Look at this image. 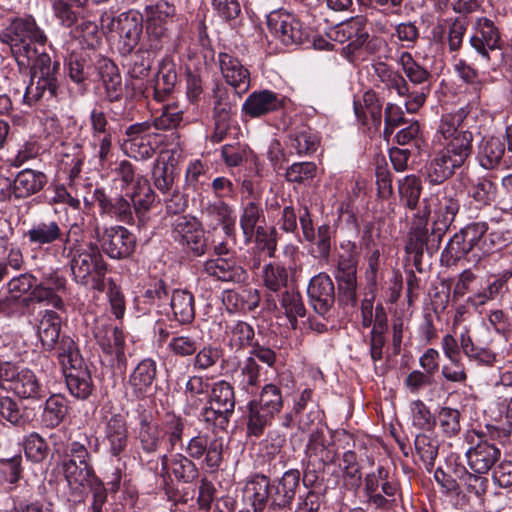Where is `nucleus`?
<instances>
[{
    "instance_id": "22",
    "label": "nucleus",
    "mask_w": 512,
    "mask_h": 512,
    "mask_svg": "<svg viewBox=\"0 0 512 512\" xmlns=\"http://www.w3.org/2000/svg\"><path fill=\"white\" fill-rule=\"evenodd\" d=\"M257 289L242 287L223 291L222 302L229 313H248L254 311L260 303Z\"/></svg>"
},
{
    "instance_id": "14",
    "label": "nucleus",
    "mask_w": 512,
    "mask_h": 512,
    "mask_svg": "<svg viewBox=\"0 0 512 512\" xmlns=\"http://www.w3.org/2000/svg\"><path fill=\"white\" fill-rule=\"evenodd\" d=\"M103 442L109 455L120 461L126 456L129 446V433L126 420L115 414L106 423Z\"/></svg>"
},
{
    "instance_id": "8",
    "label": "nucleus",
    "mask_w": 512,
    "mask_h": 512,
    "mask_svg": "<svg viewBox=\"0 0 512 512\" xmlns=\"http://www.w3.org/2000/svg\"><path fill=\"white\" fill-rule=\"evenodd\" d=\"M103 23L107 30L119 34L118 49L121 55H130L138 45L142 35V15L135 11L123 12L116 17L107 16L103 19Z\"/></svg>"
},
{
    "instance_id": "18",
    "label": "nucleus",
    "mask_w": 512,
    "mask_h": 512,
    "mask_svg": "<svg viewBox=\"0 0 512 512\" xmlns=\"http://www.w3.org/2000/svg\"><path fill=\"white\" fill-rule=\"evenodd\" d=\"M501 37L494 22L486 17L476 20L474 34L470 38V45L486 60H489V51L500 48Z\"/></svg>"
},
{
    "instance_id": "38",
    "label": "nucleus",
    "mask_w": 512,
    "mask_h": 512,
    "mask_svg": "<svg viewBox=\"0 0 512 512\" xmlns=\"http://www.w3.org/2000/svg\"><path fill=\"white\" fill-rule=\"evenodd\" d=\"M227 345L232 350H242L254 344L255 331L251 324L245 321H235L227 325L225 330Z\"/></svg>"
},
{
    "instance_id": "51",
    "label": "nucleus",
    "mask_w": 512,
    "mask_h": 512,
    "mask_svg": "<svg viewBox=\"0 0 512 512\" xmlns=\"http://www.w3.org/2000/svg\"><path fill=\"white\" fill-rule=\"evenodd\" d=\"M177 74L171 64L162 63L156 75L153 87V98L159 102L172 92L176 84Z\"/></svg>"
},
{
    "instance_id": "45",
    "label": "nucleus",
    "mask_w": 512,
    "mask_h": 512,
    "mask_svg": "<svg viewBox=\"0 0 512 512\" xmlns=\"http://www.w3.org/2000/svg\"><path fill=\"white\" fill-rule=\"evenodd\" d=\"M170 306L174 318L182 324L190 323L195 317L194 296L186 290H175Z\"/></svg>"
},
{
    "instance_id": "64",
    "label": "nucleus",
    "mask_w": 512,
    "mask_h": 512,
    "mask_svg": "<svg viewBox=\"0 0 512 512\" xmlns=\"http://www.w3.org/2000/svg\"><path fill=\"white\" fill-rule=\"evenodd\" d=\"M183 120V111L178 106H165L162 113L151 122L156 130H169L177 128Z\"/></svg>"
},
{
    "instance_id": "7",
    "label": "nucleus",
    "mask_w": 512,
    "mask_h": 512,
    "mask_svg": "<svg viewBox=\"0 0 512 512\" xmlns=\"http://www.w3.org/2000/svg\"><path fill=\"white\" fill-rule=\"evenodd\" d=\"M208 397L210 406L202 409V420L213 422L219 428H225L235 408L233 386L225 380H219L211 385Z\"/></svg>"
},
{
    "instance_id": "48",
    "label": "nucleus",
    "mask_w": 512,
    "mask_h": 512,
    "mask_svg": "<svg viewBox=\"0 0 512 512\" xmlns=\"http://www.w3.org/2000/svg\"><path fill=\"white\" fill-rule=\"evenodd\" d=\"M134 212L140 217L143 216L153 205L155 193L150 187L147 179L137 178L134 191L130 195Z\"/></svg>"
},
{
    "instance_id": "40",
    "label": "nucleus",
    "mask_w": 512,
    "mask_h": 512,
    "mask_svg": "<svg viewBox=\"0 0 512 512\" xmlns=\"http://www.w3.org/2000/svg\"><path fill=\"white\" fill-rule=\"evenodd\" d=\"M459 342L463 353L467 358H469V360L475 361L476 363L484 366H492L496 361V353L488 347L474 343L466 328L461 332Z\"/></svg>"
},
{
    "instance_id": "46",
    "label": "nucleus",
    "mask_w": 512,
    "mask_h": 512,
    "mask_svg": "<svg viewBox=\"0 0 512 512\" xmlns=\"http://www.w3.org/2000/svg\"><path fill=\"white\" fill-rule=\"evenodd\" d=\"M377 79L388 89H393L400 97L408 93V83L404 76L384 62L373 65Z\"/></svg>"
},
{
    "instance_id": "59",
    "label": "nucleus",
    "mask_w": 512,
    "mask_h": 512,
    "mask_svg": "<svg viewBox=\"0 0 512 512\" xmlns=\"http://www.w3.org/2000/svg\"><path fill=\"white\" fill-rule=\"evenodd\" d=\"M69 78L77 83H83L89 75L90 63L83 53H71L66 61Z\"/></svg>"
},
{
    "instance_id": "3",
    "label": "nucleus",
    "mask_w": 512,
    "mask_h": 512,
    "mask_svg": "<svg viewBox=\"0 0 512 512\" xmlns=\"http://www.w3.org/2000/svg\"><path fill=\"white\" fill-rule=\"evenodd\" d=\"M90 440L87 435L79 440L70 439L62 453H59L57 466L63 475L72 495H82L86 487L92 493L91 512H101L107 501L104 483L96 476L92 455L88 450Z\"/></svg>"
},
{
    "instance_id": "47",
    "label": "nucleus",
    "mask_w": 512,
    "mask_h": 512,
    "mask_svg": "<svg viewBox=\"0 0 512 512\" xmlns=\"http://www.w3.org/2000/svg\"><path fill=\"white\" fill-rule=\"evenodd\" d=\"M374 41L370 39L367 31L357 30L354 38L345 47H341V52L350 62L363 60L365 56L374 49Z\"/></svg>"
},
{
    "instance_id": "11",
    "label": "nucleus",
    "mask_w": 512,
    "mask_h": 512,
    "mask_svg": "<svg viewBox=\"0 0 512 512\" xmlns=\"http://www.w3.org/2000/svg\"><path fill=\"white\" fill-rule=\"evenodd\" d=\"M191 459L205 456V464L211 469H217L223 459V439L207 433H199L192 437L185 448Z\"/></svg>"
},
{
    "instance_id": "42",
    "label": "nucleus",
    "mask_w": 512,
    "mask_h": 512,
    "mask_svg": "<svg viewBox=\"0 0 512 512\" xmlns=\"http://www.w3.org/2000/svg\"><path fill=\"white\" fill-rule=\"evenodd\" d=\"M259 365L253 357H247L232 373V378L238 387L246 392H252L259 384Z\"/></svg>"
},
{
    "instance_id": "13",
    "label": "nucleus",
    "mask_w": 512,
    "mask_h": 512,
    "mask_svg": "<svg viewBox=\"0 0 512 512\" xmlns=\"http://www.w3.org/2000/svg\"><path fill=\"white\" fill-rule=\"evenodd\" d=\"M218 63L225 81L234 89L239 97L250 89V72L238 58L229 52H220L218 54Z\"/></svg>"
},
{
    "instance_id": "2",
    "label": "nucleus",
    "mask_w": 512,
    "mask_h": 512,
    "mask_svg": "<svg viewBox=\"0 0 512 512\" xmlns=\"http://www.w3.org/2000/svg\"><path fill=\"white\" fill-rule=\"evenodd\" d=\"M468 115L467 107L442 116L433 142L432 153L425 167L426 180L440 185L451 178L472 154L473 134L460 130Z\"/></svg>"
},
{
    "instance_id": "50",
    "label": "nucleus",
    "mask_w": 512,
    "mask_h": 512,
    "mask_svg": "<svg viewBox=\"0 0 512 512\" xmlns=\"http://www.w3.org/2000/svg\"><path fill=\"white\" fill-rule=\"evenodd\" d=\"M400 201L409 209L414 210L422 192V181L416 175H407L398 182Z\"/></svg>"
},
{
    "instance_id": "17",
    "label": "nucleus",
    "mask_w": 512,
    "mask_h": 512,
    "mask_svg": "<svg viewBox=\"0 0 512 512\" xmlns=\"http://www.w3.org/2000/svg\"><path fill=\"white\" fill-rule=\"evenodd\" d=\"M479 438V441L466 451L465 456L469 468L474 473L486 474L499 460L501 451L495 442Z\"/></svg>"
},
{
    "instance_id": "55",
    "label": "nucleus",
    "mask_w": 512,
    "mask_h": 512,
    "mask_svg": "<svg viewBox=\"0 0 512 512\" xmlns=\"http://www.w3.org/2000/svg\"><path fill=\"white\" fill-rule=\"evenodd\" d=\"M415 450L423 461L425 467L433 468L435 459L438 456L439 442L436 438L426 434H418L415 438Z\"/></svg>"
},
{
    "instance_id": "21",
    "label": "nucleus",
    "mask_w": 512,
    "mask_h": 512,
    "mask_svg": "<svg viewBox=\"0 0 512 512\" xmlns=\"http://www.w3.org/2000/svg\"><path fill=\"white\" fill-rule=\"evenodd\" d=\"M10 389L22 399H40L45 395V390L39 383L36 375L29 369L19 370L13 364V377L7 378Z\"/></svg>"
},
{
    "instance_id": "57",
    "label": "nucleus",
    "mask_w": 512,
    "mask_h": 512,
    "mask_svg": "<svg viewBox=\"0 0 512 512\" xmlns=\"http://www.w3.org/2000/svg\"><path fill=\"white\" fill-rule=\"evenodd\" d=\"M306 456L308 458V463L304 471L303 483L307 488H310V490H317L320 492L317 443L312 439L307 445Z\"/></svg>"
},
{
    "instance_id": "5",
    "label": "nucleus",
    "mask_w": 512,
    "mask_h": 512,
    "mask_svg": "<svg viewBox=\"0 0 512 512\" xmlns=\"http://www.w3.org/2000/svg\"><path fill=\"white\" fill-rule=\"evenodd\" d=\"M487 224L474 222L466 225L447 243L442 256L448 261H457L464 257L476 261L483 254L489 253L490 243L487 242Z\"/></svg>"
},
{
    "instance_id": "39",
    "label": "nucleus",
    "mask_w": 512,
    "mask_h": 512,
    "mask_svg": "<svg viewBox=\"0 0 512 512\" xmlns=\"http://www.w3.org/2000/svg\"><path fill=\"white\" fill-rule=\"evenodd\" d=\"M264 219V211L260 203L252 200L243 205L240 215V227L246 244L252 241L257 228L262 227L259 224L264 222Z\"/></svg>"
},
{
    "instance_id": "19",
    "label": "nucleus",
    "mask_w": 512,
    "mask_h": 512,
    "mask_svg": "<svg viewBox=\"0 0 512 512\" xmlns=\"http://www.w3.org/2000/svg\"><path fill=\"white\" fill-rule=\"evenodd\" d=\"M136 439L140 449L146 454H154L160 451L161 448L165 449L159 425L153 421L149 414L142 413L139 415Z\"/></svg>"
},
{
    "instance_id": "1",
    "label": "nucleus",
    "mask_w": 512,
    "mask_h": 512,
    "mask_svg": "<svg viewBox=\"0 0 512 512\" xmlns=\"http://www.w3.org/2000/svg\"><path fill=\"white\" fill-rule=\"evenodd\" d=\"M0 41L9 45L19 66L30 67L31 81L26 87L23 102L29 106L50 101L57 96L59 63L39 51L47 37L32 16L18 18L0 33Z\"/></svg>"
},
{
    "instance_id": "60",
    "label": "nucleus",
    "mask_w": 512,
    "mask_h": 512,
    "mask_svg": "<svg viewBox=\"0 0 512 512\" xmlns=\"http://www.w3.org/2000/svg\"><path fill=\"white\" fill-rule=\"evenodd\" d=\"M469 195L479 205H490L497 197V185L489 178L478 179L471 186Z\"/></svg>"
},
{
    "instance_id": "30",
    "label": "nucleus",
    "mask_w": 512,
    "mask_h": 512,
    "mask_svg": "<svg viewBox=\"0 0 512 512\" xmlns=\"http://www.w3.org/2000/svg\"><path fill=\"white\" fill-rule=\"evenodd\" d=\"M162 470L169 476H174L178 481L190 483L198 477V469L190 457L177 453L168 457H161Z\"/></svg>"
},
{
    "instance_id": "52",
    "label": "nucleus",
    "mask_w": 512,
    "mask_h": 512,
    "mask_svg": "<svg viewBox=\"0 0 512 512\" xmlns=\"http://www.w3.org/2000/svg\"><path fill=\"white\" fill-rule=\"evenodd\" d=\"M275 415L261 408L256 402H250L248 405L247 434L249 436L260 437L267 426L272 422Z\"/></svg>"
},
{
    "instance_id": "27",
    "label": "nucleus",
    "mask_w": 512,
    "mask_h": 512,
    "mask_svg": "<svg viewBox=\"0 0 512 512\" xmlns=\"http://www.w3.org/2000/svg\"><path fill=\"white\" fill-rule=\"evenodd\" d=\"M94 199L102 215H107L127 224L132 223L133 210L129 201L123 196L111 198L102 189H95Z\"/></svg>"
},
{
    "instance_id": "31",
    "label": "nucleus",
    "mask_w": 512,
    "mask_h": 512,
    "mask_svg": "<svg viewBox=\"0 0 512 512\" xmlns=\"http://www.w3.org/2000/svg\"><path fill=\"white\" fill-rule=\"evenodd\" d=\"M95 338L102 350L107 354H114L119 363H126L125 339L121 329L113 326H98Z\"/></svg>"
},
{
    "instance_id": "16",
    "label": "nucleus",
    "mask_w": 512,
    "mask_h": 512,
    "mask_svg": "<svg viewBox=\"0 0 512 512\" xmlns=\"http://www.w3.org/2000/svg\"><path fill=\"white\" fill-rule=\"evenodd\" d=\"M203 271L215 280L242 284L248 279L247 271L234 258L217 257L203 264Z\"/></svg>"
},
{
    "instance_id": "49",
    "label": "nucleus",
    "mask_w": 512,
    "mask_h": 512,
    "mask_svg": "<svg viewBox=\"0 0 512 512\" xmlns=\"http://www.w3.org/2000/svg\"><path fill=\"white\" fill-rule=\"evenodd\" d=\"M280 310L283 311L291 329L297 328V318L305 315V308L299 292L287 289L281 296Z\"/></svg>"
},
{
    "instance_id": "61",
    "label": "nucleus",
    "mask_w": 512,
    "mask_h": 512,
    "mask_svg": "<svg viewBox=\"0 0 512 512\" xmlns=\"http://www.w3.org/2000/svg\"><path fill=\"white\" fill-rule=\"evenodd\" d=\"M410 411L413 426L421 430H432L435 427L436 418L423 401L419 399L412 401Z\"/></svg>"
},
{
    "instance_id": "53",
    "label": "nucleus",
    "mask_w": 512,
    "mask_h": 512,
    "mask_svg": "<svg viewBox=\"0 0 512 512\" xmlns=\"http://www.w3.org/2000/svg\"><path fill=\"white\" fill-rule=\"evenodd\" d=\"M262 281L263 285L272 292L282 288L288 289L289 273L281 264L269 263L263 267Z\"/></svg>"
},
{
    "instance_id": "10",
    "label": "nucleus",
    "mask_w": 512,
    "mask_h": 512,
    "mask_svg": "<svg viewBox=\"0 0 512 512\" xmlns=\"http://www.w3.org/2000/svg\"><path fill=\"white\" fill-rule=\"evenodd\" d=\"M202 224L192 216H178L172 225V238L183 250L200 256L206 251Z\"/></svg>"
},
{
    "instance_id": "44",
    "label": "nucleus",
    "mask_w": 512,
    "mask_h": 512,
    "mask_svg": "<svg viewBox=\"0 0 512 512\" xmlns=\"http://www.w3.org/2000/svg\"><path fill=\"white\" fill-rule=\"evenodd\" d=\"M66 374V385L74 397L86 399L93 390L92 379L89 371L80 367L69 368Z\"/></svg>"
},
{
    "instance_id": "15",
    "label": "nucleus",
    "mask_w": 512,
    "mask_h": 512,
    "mask_svg": "<svg viewBox=\"0 0 512 512\" xmlns=\"http://www.w3.org/2000/svg\"><path fill=\"white\" fill-rule=\"evenodd\" d=\"M269 30L285 45L304 40L300 22L286 11H273L267 17Z\"/></svg>"
},
{
    "instance_id": "63",
    "label": "nucleus",
    "mask_w": 512,
    "mask_h": 512,
    "mask_svg": "<svg viewBox=\"0 0 512 512\" xmlns=\"http://www.w3.org/2000/svg\"><path fill=\"white\" fill-rule=\"evenodd\" d=\"M168 350L179 357H189L196 353L199 341L189 335H174L168 342Z\"/></svg>"
},
{
    "instance_id": "20",
    "label": "nucleus",
    "mask_w": 512,
    "mask_h": 512,
    "mask_svg": "<svg viewBox=\"0 0 512 512\" xmlns=\"http://www.w3.org/2000/svg\"><path fill=\"white\" fill-rule=\"evenodd\" d=\"M282 106L279 95L270 90L251 93L242 105V113L250 118H259L277 111Z\"/></svg>"
},
{
    "instance_id": "62",
    "label": "nucleus",
    "mask_w": 512,
    "mask_h": 512,
    "mask_svg": "<svg viewBox=\"0 0 512 512\" xmlns=\"http://www.w3.org/2000/svg\"><path fill=\"white\" fill-rule=\"evenodd\" d=\"M351 37V32L346 30V26L337 23L325 30L322 34V50L341 49L342 44Z\"/></svg>"
},
{
    "instance_id": "33",
    "label": "nucleus",
    "mask_w": 512,
    "mask_h": 512,
    "mask_svg": "<svg viewBox=\"0 0 512 512\" xmlns=\"http://www.w3.org/2000/svg\"><path fill=\"white\" fill-rule=\"evenodd\" d=\"M154 186L163 194H168L175 179V159L169 152H162L155 160L152 169Z\"/></svg>"
},
{
    "instance_id": "28",
    "label": "nucleus",
    "mask_w": 512,
    "mask_h": 512,
    "mask_svg": "<svg viewBox=\"0 0 512 512\" xmlns=\"http://www.w3.org/2000/svg\"><path fill=\"white\" fill-rule=\"evenodd\" d=\"M48 182L45 173L34 169H23L13 178V187L17 200L27 199L43 190Z\"/></svg>"
},
{
    "instance_id": "41",
    "label": "nucleus",
    "mask_w": 512,
    "mask_h": 512,
    "mask_svg": "<svg viewBox=\"0 0 512 512\" xmlns=\"http://www.w3.org/2000/svg\"><path fill=\"white\" fill-rule=\"evenodd\" d=\"M158 425L162 432L165 450L173 451L182 442L185 420L179 415L167 414Z\"/></svg>"
},
{
    "instance_id": "37",
    "label": "nucleus",
    "mask_w": 512,
    "mask_h": 512,
    "mask_svg": "<svg viewBox=\"0 0 512 512\" xmlns=\"http://www.w3.org/2000/svg\"><path fill=\"white\" fill-rule=\"evenodd\" d=\"M210 383L200 375L189 376L184 388V396L188 413L201 407L208 398Z\"/></svg>"
},
{
    "instance_id": "56",
    "label": "nucleus",
    "mask_w": 512,
    "mask_h": 512,
    "mask_svg": "<svg viewBox=\"0 0 512 512\" xmlns=\"http://www.w3.org/2000/svg\"><path fill=\"white\" fill-rule=\"evenodd\" d=\"M68 411L66 400L61 396H51L46 400L43 421L48 427L58 426L65 418Z\"/></svg>"
},
{
    "instance_id": "23",
    "label": "nucleus",
    "mask_w": 512,
    "mask_h": 512,
    "mask_svg": "<svg viewBox=\"0 0 512 512\" xmlns=\"http://www.w3.org/2000/svg\"><path fill=\"white\" fill-rule=\"evenodd\" d=\"M353 109L355 116L363 125H371L378 130L382 123V101L378 94L373 90H367L362 96V100H354Z\"/></svg>"
},
{
    "instance_id": "29",
    "label": "nucleus",
    "mask_w": 512,
    "mask_h": 512,
    "mask_svg": "<svg viewBox=\"0 0 512 512\" xmlns=\"http://www.w3.org/2000/svg\"><path fill=\"white\" fill-rule=\"evenodd\" d=\"M157 374L156 362L151 358L143 359L134 368L128 379V387L135 397H144L152 388Z\"/></svg>"
},
{
    "instance_id": "58",
    "label": "nucleus",
    "mask_w": 512,
    "mask_h": 512,
    "mask_svg": "<svg viewBox=\"0 0 512 512\" xmlns=\"http://www.w3.org/2000/svg\"><path fill=\"white\" fill-rule=\"evenodd\" d=\"M258 406L271 412L273 415L278 414L283 407V398L280 389L274 384L265 385L260 393L258 400H252Z\"/></svg>"
},
{
    "instance_id": "43",
    "label": "nucleus",
    "mask_w": 512,
    "mask_h": 512,
    "mask_svg": "<svg viewBox=\"0 0 512 512\" xmlns=\"http://www.w3.org/2000/svg\"><path fill=\"white\" fill-rule=\"evenodd\" d=\"M100 74L109 101H118L122 96V79L116 65L108 59L100 61Z\"/></svg>"
},
{
    "instance_id": "25",
    "label": "nucleus",
    "mask_w": 512,
    "mask_h": 512,
    "mask_svg": "<svg viewBox=\"0 0 512 512\" xmlns=\"http://www.w3.org/2000/svg\"><path fill=\"white\" fill-rule=\"evenodd\" d=\"M433 206L436 217L434 225L449 227L460 208L454 188L445 186L439 189L435 194V203H433Z\"/></svg>"
},
{
    "instance_id": "26",
    "label": "nucleus",
    "mask_w": 512,
    "mask_h": 512,
    "mask_svg": "<svg viewBox=\"0 0 512 512\" xmlns=\"http://www.w3.org/2000/svg\"><path fill=\"white\" fill-rule=\"evenodd\" d=\"M61 326L62 318L57 312L46 309L39 313L37 335L44 350L52 351L56 348L61 338Z\"/></svg>"
},
{
    "instance_id": "35",
    "label": "nucleus",
    "mask_w": 512,
    "mask_h": 512,
    "mask_svg": "<svg viewBox=\"0 0 512 512\" xmlns=\"http://www.w3.org/2000/svg\"><path fill=\"white\" fill-rule=\"evenodd\" d=\"M145 15L149 23L148 33L160 39L165 35V29L161 24L175 15V7L166 0H159L145 7Z\"/></svg>"
},
{
    "instance_id": "54",
    "label": "nucleus",
    "mask_w": 512,
    "mask_h": 512,
    "mask_svg": "<svg viewBox=\"0 0 512 512\" xmlns=\"http://www.w3.org/2000/svg\"><path fill=\"white\" fill-rule=\"evenodd\" d=\"M57 352V357L64 368L80 367L82 358L74 340L66 335H63L54 349Z\"/></svg>"
},
{
    "instance_id": "36",
    "label": "nucleus",
    "mask_w": 512,
    "mask_h": 512,
    "mask_svg": "<svg viewBox=\"0 0 512 512\" xmlns=\"http://www.w3.org/2000/svg\"><path fill=\"white\" fill-rule=\"evenodd\" d=\"M430 210H426L422 216L417 217L411 226L405 250L414 255V260L420 261L427 245V221Z\"/></svg>"
},
{
    "instance_id": "32",
    "label": "nucleus",
    "mask_w": 512,
    "mask_h": 512,
    "mask_svg": "<svg viewBox=\"0 0 512 512\" xmlns=\"http://www.w3.org/2000/svg\"><path fill=\"white\" fill-rule=\"evenodd\" d=\"M269 479L264 475H256L243 488L242 500L252 508L253 512H262L269 498Z\"/></svg>"
},
{
    "instance_id": "12",
    "label": "nucleus",
    "mask_w": 512,
    "mask_h": 512,
    "mask_svg": "<svg viewBox=\"0 0 512 512\" xmlns=\"http://www.w3.org/2000/svg\"><path fill=\"white\" fill-rule=\"evenodd\" d=\"M67 235L68 230L65 231L62 225L54 219L35 221L24 233L29 245L38 249H47L57 242L61 243L62 248Z\"/></svg>"
},
{
    "instance_id": "6",
    "label": "nucleus",
    "mask_w": 512,
    "mask_h": 512,
    "mask_svg": "<svg viewBox=\"0 0 512 512\" xmlns=\"http://www.w3.org/2000/svg\"><path fill=\"white\" fill-rule=\"evenodd\" d=\"M408 83V93L404 94V106L408 113H416L426 102L431 92V73L408 51L402 52L397 60Z\"/></svg>"
},
{
    "instance_id": "9",
    "label": "nucleus",
    "mask_w": 512,
    "mask_h": 512,
    "mask_svg": "<svg viewBox=\"0 0 512 512\" xmlns=\"http://www.w3.org/2000/svg\"><path fill=\"white\" fill-rule=\"evenodd\" d=\"M93 236L102 250L113 259H123L132 254L136 239L123 226L101 227L98 224L93 229Z\"/></svg>"
},
{
    "instance_id": "34",
    "label": "nucleus",
    "mask_w": 512,
    "mask_h": 512,
    "mask_svg": "<svg viewBox=\"0 0 512 512\" xmlns=\"http://www.w3.org/2000/svg\"><path fill=\"white\" fill-rule=\"evenodd\" d=\"M300 473L298 470L286 471L278 482L275 493L271 495V505L273 509L289 506L296 494L299 486Z\"/></svg>"
},
{
    "instance_id": "24",
    "label": "nucleus",
    "mask_w": 512,
    "mask_h": 512,
    "mask_svg": "<svg viewBox=\"0 0 512 512\" xmlns=\"http://www.w3.org/2000/svg\"><path fill=\"white\" fill-rule=\"evenodd\" d=\"M505 143L498 137H483L478 144L476 159L486 170H494L506 163Z\"/></svg>"
},
{
    "instance_id": "4",
    "label": "nucleus",
    "mask_w": 512,
    "mask_h": 512,
    "mask_svg": "<svg viewBox=\"0 0 512 512\" xmlns=\"http://www.w3.org/2000/svg\"><path fill=\"white\" fill-rule=\"evenodd\" d=\"M81 229L78 224L70 225L68 235L60 254L70 260L73 280L84 287L104 291L107 264L96 244H83L79 239H72Z\"/></svg>"
}]
</instances>
